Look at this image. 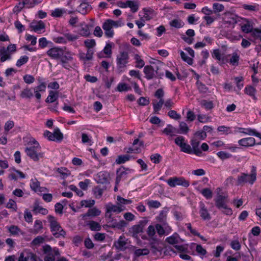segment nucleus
<instances>
[{
	"instance_id": "nucleus-1",
	"label": "nucleus",
	"mask_w": 261,
	"mask_h": 261,
	"mask_svg": "<svg viewBox=\"0 0 261 261\" xmlns=\"http://www.w3.org/2000/svg\"><path fill=\"white\" fill-rule=\"evenodd\" d=\"M28 145L25 148V152L31 159L37 162L43 158V153L41 151V147L37 141L34 140L30 142Z\"/></svg>"
},
{
	"instance_id": "nucleus-2",
	"label": "nucleus",
	"mask_w": 261,
	"mask_h": 261,
	"mask_svg": "<svg viewBox=\"0 0 261 261\" xmlns=\"http://www.w3.org/2000/svg\"><path fill=\"white\" fill-rule=\"evenodd\" d=\"M256 168L252 166L250 174L242 172L238 176L236 185L243 186L247 183L252 185L256 180Z\"/></svg>"
},
{
	"instance_id": "nucleus-3",
	"label": "nucleus",
	"mask_w": 261,
	"mask_h": 261,
	"mask_svg": "<svg viewBox=\"0 0 261 261\" xmlns=\"http://www.w3.org/2000/svg\"><path fill=\"white\" fill-rule=\"evenodd\" d=\"M47 219L52 234L56 238H60L61 237L65 238L66 235V232L58 222L57 218L52 215H48Z\"/></svg>"
},
{
	"instance_id": "nucleus-4",
	"label": "nucleus",
	"mask_w": 261,
	"mask_h": 261,
	"mask_svg": "<svg viewBox=\"0 0 261 261\" xmlns=\"http://www.w3.org/2000/svg\"><path fill=\"white\" fill-rule=\"evenodd\" d=\"M226 198L225 196L218 194L214 199L215 205L224 214L231 216L232 214V210L227 206Z\"/></svg>"
},
{
	"instance_id": "nucleus-5",
	"label": "nucleus",
	"mask_w": 261,
	"mask_h": 261,
	"mask_svg": "<svg viewBox=\"0 0 261 261\" xmlns=\"http://www.w3.org/2000/svg\"><path fill=\"white\" fill-rule=\"evenodd\" d=\"M129 56L126 51H122L119 53L116 58V64L118 69L122 72L128 63Z\"/></svg>"
},
{
	"instance_id": "nucleus-6",
	"label": "nucleus",
	"mask_w": 261,
	"mask_h": 261,
	"mask_svg": "<svg viewBox=\"0 0 261 261\" xmlns=\"http://www.w3.org/2000/svg\"><path fill=\"white\" fill-rule=\"evenodd\" d=\"M168 185L171 187H175L176 186H181L187 188L189 186V181L187 180L182 177H173L169 178L167 180Z\"/></svg>"
},
{
	"instance_id": "nucleus-7",
	"label": "nucleus",
	"mask_w": 261,
	"mask_h": 261,
	"mask_svg": "<svg viewBox=\"0 0 261 261\" xmlns=\"http://www.w3.org/2000/svg\"><path fill=\"white\" fill-rule=\"evenodd\" d=\"M63 48L59 47H54L46 51V54L50 58L54 60H59L63 55Z\"/></svg>"
},
{
	"instance_id": "nucleus-8",
	"label": "nucleus",
	"mask_w": 261,
	"mask_h": 261,
	"mask_svg": "<svg viewBox=\"0 0 261 261\" xmlns=\"http://www.w3.org/2000/svg\"><path fill=\"white\" fill-rule=\"evenodd\" d=\"M5 53L1 58V62H4L7 60L11 59V54L16 51V45L15 44H10L7 48L5 47Z\"/></svg>"
},
{
	"instance_id": "nucleus-9",
	"label": "nucleus",
	"mask_w": 261,
	"mask_h": 261,
	"mask_svg": "<svg viewBox=\"0 0 261 261\" xmlns=\"http://www.w3.org/2000/svg\"><path fill=\"white\" fill-rule=\"evenodd\" d=\"M127 171H130V170L126 169L123 166L121 167L117 170L115 181L116 185H118L121 180H124L127 178L128 175Z\"/></svg>"
},
{
	"instance_id": "nucleus-10",
	"label": "nucleus",
	"mask_w": 261,
	"mask_h": 261,
	"mask_svg": "<svg viewBox=\"0 0 261 261\" xmlns=\"http://www.w3.org/2000/svg\"><path fill=\"white\" fill-rule=\"evenodd\" d=\"M18 261H37V256L34 253L25 250L22 252L18 259Z\"/></svg>"
},
{
	"instance_id": "nucleus-11",
	"label": "nucleus",
	"mask_w": 261,
	"mask_h": 261,
	"mask_svg": "<svg viewBox=\"0 0 261 261\" xmlns=\"http://www.w3.org/2000/svg\"><path fill=\"white\" fill-rule=\"evenodd\" d=\"M241 30L243 32L245 33H251V35L252 37L254 38V36L252 35L255 29H260L258 28H253V25L251 24V22L249 21L248 19H245L244 20L243 23L240 24Z\"/></svg>"
},
{
	"instance_id": "nucleus-12",
	"label": "nucleus",
	"mask_w": 261,
	"mask_h": 261,
	"mask_svg": "<svg viewBox=\"0 0 261 261\" xmlns=\"http://www.w3.org/2000/svg\"><path fill=\"white\" fill-rule=\"evenodd\" d=\"M40 182L37 178L32 179L30 181V187L32 190L36 193H42L47 191L45 187H40Z\"/></svg>"
},
{
	"instance_id": "nucleus-13",
	"label": "nucleus",
	"mask_w": 261,
	"mask_h": 261,
	"mask_svg": "<svg viewBox=\"0 0 261 261\" xmlns=\"http://www.w3.org/2000/svg\"><path fill=\"white\" fill-rule=\"evenodd\" d=\"M29 26L34 32L37 33H41V31L45 28V24L42 20L34 21L30 24Z\"/></svg>"
},
{
	"instance_id": "nucleus-14",
	"label": "nucleus",
	"mask_w": 261,
	"mask_h": 261,
	"mask_svg": "<svg viewBox=\"0 0 261 261\" xmlns=\"http://www.w3.org/2000/svg\"><path fill=\"white\" fill-rule=\"evenodd\" d=\"M43 252L46 255L44 257V261H55V257L51 252V247L48 245L43 246Z\"/></svg>"
},
{
	"instance_id": "nucleus-15",
	"label": "nucleus",
	"mask_w": 261,
	"mask_h": 261,
	"mask_svg": "<svg viewBox=\"0 0 261 261\" xmlns=\"http://www.w3.org/2000/svg\"><path fill=\"white\" fill-rule=\"evenodd\" d=\"M143 72L145 74V77L147 80H150L155 77V69L151 65H146L144 66Z\"/></svg>"
},
{
	"instance_id": "nucleus-16",
	"label": "nucleus",
	"mask_w": 261,
	"mask_h": 261,
	"mask_svg": "<svg viewBox=\"0 0 261 261\" xmlns=\"http://www.w3.org/2000/svg\"><path fill=\"white\" fill-rule=\"evenodd\" d=\"M127 240L124 236H120L118 240L115 242L114 246L115 247L120 251L125 250L127 247Z\"/></svg>"
},
{
	"instance_id": "nucleus-17",
	"label": "nucleus",
	"mask_w": 261,
	"mask_h": 261,
	"mask_svg": "<svg viewBox=\"0 0 261 261\" xmlns=\"http://www.w3.org/2000/svg\"><path fill=\"white\" fill-rule=\"evenodd\" d=\"M199 214L201 218L204 220H210L211 219L210 214L204 203L202 201L199 202Z\"/></svg>"
},
{
	"instance_id": "nucleus-18",
	"label": "nucleus",
	"mask_w": 261,
	"mask_h": 261,
	"mask_svg": "<svg viewBox=\"0 0 261 261\" xmlns=\"http://www.w3.org/2000/svg\"><path fill=\"white\" fill-rule=\"evenodd\" d=\"M46 88V83H42L39 84L37 86L34 88V92L35 93V96L36 99L39 101L41 97L40 92H44L45 91Z\"/></svg>"
},
{
	"instance_id": "nucleus-19",
	"label": "nucleus",
	"mask_w": 261,
	"mask_h": 261,
	"mask_svg": "<svg viewBox=\"0 0 261 261\" xmlns=\"http://www.w3.org/2000/svg\"><path fill=\"white\" fill-rule=\"evenodd\" d=\"M190 142L192 146V153L195 154V155L199 156H201V155L202 154V151L199 148L200 141L192 138V139L191 140Z\"/></svg>"
},
{
	"instance_id": "nucleus-20",
	"label": "nucleus",
	"mask_w": 261,
	"mask_h": 261,
	"mask_svg": "<svg viewBox=\"0 0 261 261\" xmlns=\"http://www.w3.org/2000/svg\"><path fill=\"white\" fill-rule=\"evenodd\" d=\"M238 143L240 146L244 147L252 146L255 144V140L252 137H248L240 139L238 141Z\"/></svg>"
},
{
	"instance_id": "nucleus-21",
	"label": "nucleus",
	"mask_w": 261,
	"mask_h": 261,
	"mask_svg": "<svg viewBox=\"0 0 261 261\" xmlns=\"http://www.w3.org/2000/svg\"><path fill=\"white\" fill-rule=\"evenodd\" d=\"M238 129L240 133L251 136H254L255 137H258L260 139L261 138V134L256 132L255 129H252L251 128L239 127Z\"/></svg>"
},
{
	"instance_id": "nucleus-22",
	"label": "nucleus",
	"mask_w": 261,
	"mask_h": 261,
	"mask_svg": "<svg viewBox=\"0 0 261 261\" xmlns=\"http://www.w3.org/2000/svg\"><path fill=\"white\" fill-rule=\"evenodd\" d=\"M101 213V211L96 207L89 208L86 214L82 215V218L86 219L87 217H96L99 216Z\"/></svg>"
},
{
	"instance_id": "nucleus-23",
	"label": "nucleus",
	"mask_w": 261,
	"mask_h": 261,
	"mask_svg": "<svg viewBox=\"0 0 261 261\" xmlns=\"http://www.w3.org/2000/svg\"><path fill=\"white\" fill-rule=\"evenodd\" d=\"M91 9V6L88 3L83 2L77 7V11L79 13L85 15L87 13L88 11H90Z\"/></svg>"
},
{
	"instance_id": "nucleus-24",
	"label": "nucleus",
	"mask_w": 261,
	"mask_h": 261,
	"mask_svg": "<svg viewBox=\"0 0 261 261\" xmlns=\"http://www.w3.org/2000/svg\"><path fill=\"white\" fill-rule=\"evenodd\" d=\"M143 11L144 12V15L140 16V20L145 23V21H149L151 19H152V16H150V14L152 13V10L150 8H144L143 9Z\"/></svg>"
},
{
	"instance_id": "nucleus-25",
	"label": "nucleus",
	"mask_w": 261,
	"mask_h": 261,
	"mask_svg": "<svg viewBox=\"0 0 261 261\" xmlns=\"http://www.w3.org/2000/svg\"><path fill=\"white\" fill-rule=\"evenodd\" d=\"M163 133L166 135L173 136L175 135V134L179 133V131L172 125L168 124L167 127L163 129Z\"/></svg>"
},
{
	"instance_id": "nucleus-26",
	"label": "nucleus",
	"mask_w": 261,
	"mask_h": 261,
	"mask_svg": "<svg viewBox=\"0 0 261 261\" xmlns=\"http://www.w3.org/2000/svg\"><path fill=\"white\" fill-rule=\"evenodd\" d=\"M107 212L106 214L111 213L112 212L120 213L123 211L122 206L113 205L111 203L108 204L106 206Z\"/></svg>"
},
{
	"instance_id": "nucleus-27",
	"label": "nucleus",
	"mask_w": 261,
	"mask_h": 261,
	"mask_svg": "<svg viewBox=\"0 0 261 261\" xmlns=\"http://www.w3.org/2000/svg\"><path fill=\"white\" fill-rule=\"evenodd\" d=\"M139 7V3L136 1L127 0V8H129L133 13L138 11Z\"/></svg>"
},
{
	"instance_id": "nucleus-28",
	"label": "nucleus",
	"mask_w": 261,
	"mask_h": 261,
	"mask_svg": "<svg viewBox=\"0 0 261 261\" xmlns=\"http://www.w3.org/2000/svg\"><path fill=\"white\" fill-rule=\"evenodd\" d=\"M32 211L35 214L40 213L42 215H46L48 213V210L47 209L40 206L37 202L34 203V206Z\"/></svg>"
},
{
	"instance_id": "nucleus-29",
	"label": "nucleus",
	"mask_w": 261,
	"mask_h": 261,
	"mask_svg": "<svg viewBox=\"0 0 261 261\" xmlns=\"http://www.w3.org/2000/svg\"><path fill=\"white\" fill-rule=\"evenodd\" d=\"M81 29L79 31V35L85 37H89L91 34L89 25L85 24L84 26L81 24Z\"/></svg>"
},
{
	"instance_id": "nucleus-30",
	"label": "nucleus",
	"mask_w": 261,
	"mask_h": 261,
	"mask_svg": "<svg viewBox=\"0 0 261 261\" xmlns=\"http://www.w3.org/2000/svg\"><path fill=\"white\" fill-rule=\"evenodd\" d=\"M58 98V92L49 91V94L45 100L46 103H53L56 101Z\"/></svg>"
},
{
	"instance_id": "nucleus-31",
	"label": "nucleus",
	"mask_w": 261,
	"mask_h": 261,
	"mask_svg": "<svg viewBox=\"0 0 261 261\" xmlns=\"http://www.w3.org/2000/svg\"><path fill=\"white\" fill-rule=\"evenodd\" d=\"M87 225L89 226V228L92 231H100L101 229V225L97 222L94 221H90L87 224Z\"/></svg>"
},
{
	"instance_id": "nucleus-32",
	"label": "nucleus",
	"mask_w": 261,
	"mask_h": 261,
	"mask_svg": "<svg viewBox=\"0 0 261 261\" xmlns=\"http://www.w3.org/2000/svg\"><path fill=\"white\" fill-rule=\"evenodd\" d=\"M61 62H71L73 59V54L70 51H66L65 53L63 52V55L60 58Z\"/></svg>"
},
{
	"instance_id": "nucleus-33",
	"label": "nucleus",
	"mask_w": 261,
	"mask_h": 261,
	"mask_svg": "<svg viewBox=\"0 0 261 261\" xmlns=\"http://www.w3.org/2000/svg\"><path fill=\"white\" fill-rule=\"evenodd\" d=\"M171 27L179 29L184 27L185 23L179 19H174L170 22Z\"/></svg>"
},
{
	"instance_id": "nucleus-34",
	"label": "nucleus",
	"mask_w": 261,
	"mask_h": 261,
	"mask_svg": "<svg viewBox=\"0 0 261 261\" xmlns=\"http://www.w3.org/2000/svg\"><path fill=\"white\" fill-rule=\"evenodd\" d=\"M20 96L23 98L30 99L33 96V93L31 89L27 88L21 92Z\"/></svg>"
},
{
	"instance_id": "nucleus-35",
	"label": "nucleus",
	"mask_w": 261,
	"mask_h": 261,
	"mask_svg": "<svg viewBox=\"0 0 261 261\" xmlns=\"http://www.w3.org/2000/svg\"><path fill=\"white\" fill-rule=\"evenodd\" d=\"M134 59L136 61L135 67L138 68H142L144 66L145 62L141 58V57L138 54H136L134 56Z\"/></svg>"
},
{
	"instance_id": "nucleus-36",
	"label": "nucleus",
	"mask_w": 261,
	"mask_h": 261,
	"mask_svg": "<svg viewBox=\"0 0 261 261\" xmlns=\"http://www.w3.org/2000/svg\"><path fill=\"white\" fill-rule=\"evenodd\" d=\"M169 211V208L167 207H165L162 211L160 213L158 216V220L161 222H164L167 217V214Z\"/></svg>"
},
{
	"instance_id": "nucleus-37",
	"label": "nucleus",
	"mask_w": 261,
	"mask_h": 261,
	"mask_svg": "<svg viewBox=\"0 0 261 261\" xmlns=\"http://www.w3.org/2000/svg\"><path fill=\"white\" fill-rule=\"evenodd\" d=\"M206 136L207 135L206 133L204 132V131L200 130L195 133L193 138L200 141L201 140H203L205 139Z\"/></svg>"
},
{
	"instance_id": "nucleus-38",
	"label": "nucleus",
	"mask_w": 261,
	"mask_h": 261,
	"mask_svg": "<svg viewBox=\"0 0 261 261\" xmlns=\"http://www.w3.org/2000/svg\"><path fill=\"white\" fill-rule=\"evenodd\" d=\"M130 157L131 156L128 154L119 155L116 160V163L117 164H123L126 161H129Z\"/></svg>"
},
{
	"instance_id": "nucleus-39",
	"label": "nucleus",
	"mask_w": 261,
	"mask_h": 261,
	"mask_svg": "<svg viewBox=\"0 0 261 261\" xmlns=\"http://www.w3.org/2000/svg\"><path fill=\"white\" fill-rule=\"evenodd\" d=\"M178 234L177 233H174L172 236L167 238L166 241L170 244H175L178 243Z\"/></svg>"
},
{
	"instance_id": "nucleus-40",
	"label": "nucleus",
	"mask_w": 261,
	"mask_h": 261,
	"mask_svg": "<svg viewBox=\"0 0 261 261\" xmlns=\"http://www.w3.org/2000/svg\"><path fill=\"white\" fill-rule=\"evenodd\" d=\"M67 10L65 9L56 8L51 12V16L54 17H60L64 13L66 12Z\"/></svg>"
},
{
	"instance_id": "nucleus-41",
	"label": "nucleus",
	"mask_w": 261,
	"mask_h": 261,
	"mask_svg": "<svg viewBox=\"0 0 261 261\" xmlns=\"http://www.w3.org/2000/svg\"><path fill=\"white\" fill-rule=\"evenodd\" d=\"M54 135L55 137V141H56L60 142L63 139V135L58 128H56L54 129Z\"/></svg>"
},
{
	"instance_id": "nucleus-42",
	"label": "nucleus",
	"mask_w": 261,
	"mask_h": 261,
	"mask_svg": "<svg viewBox=\"0 0 261 261\" xmlns=\"http://www.w3.org/2000/svg\"><path fill=\"white\" fill-rule=\"evenodd\" d=\"M179 53L181 58L183 61L187 62L189 65H192L193 64V59L192 58L187 56V55L181 50H180Z\"/></svg>"
},
{
	"instance_id": "nucleus-43",
	"label": "nucleus",
	"mask_w": 261,
	"mask_h": 261,
	"mask_svg": "<svg viewBox=\"0 0 261 261\" xmlns=\"http://www.w3.org/2000/svg\"><path fill=\"white\" fill-rule=\"evenodd\" d=\"M202 195L206 199H210L213 197V193L209 188H204L201 191Z\"/></svg>"
},
{
	"instance_id": "nucleus-44",
	"label": "nucleus",
	"mask_w": 261,
	"mask_h": 261,
	"mask_svg": "<svg viewBox=\"0 0 261 261\" xmlns=\"http://www.w3.org/2000/svg\"><path fill=\"white\" fill-rule=\"evenodd\" d=\"M103 190V189L101 188L99 186L95 187L93 190V192L95 198L97 199L100 198L102 195Z\"/></svg>"
},
{
	"instance_id": "nucleus-45",
	"label": "nucleus",
	"mask_w": 261,
	"mask_h": 261,
	"mask_svg": "<svg viewBox=\"0 0 261 261\" xmlns=\"http://www.w3.org/2000/svg\"><path fill=\"white\" fill-rule=\"evenodd\" d=\"M196 86L200 93H206L208 90L207 87L199 81L196 82Z\"/></svg>"
},
{
	"instance_id": "nucleus-46",
	"label": "nucleus",
	"mask_w": 261,
	"mask_h": 261,
	"mask_svg": "<svg viewBox=\"0 0 261 261\" xmlns=\"http://www.w3.org/2000/svg\"><path fill=\"white\" fill-rule=\"evenodd\" d=\"M212 56L213 58L218 61H223L224 58L222 57V55L220 53V50L219 49H215L213 50L212 53Z\"/></svg>"
},
{
	"instance_id": "nucleus-47",
	"label": "nucleus",
	"mask_w": 261,
	"mask_h": 261,
	"mask_svg": "<svg viewBox=\"0 0 261 261\" xmlns=\"http://www.w3.org/2000/svg\"><path fill=\"white\" fill-rule=\"evenodd\" d=\"M29 61V57L27 56H23L17 60L16 65L18 67H20L25 64Z\"/></svg>"
},
{
	"instance_id": "nucleus-48",
	"label": "nucleus",
	"mask_w": 261,
	"mask_h": 261,
	"mask_svg": "<svg viewBox=\"0 0 261 261\" xmlns=\"http://www.w3.org/2000/svg\"><path fill=\"white\" fill-rule=\"evenodd\" d=\"M135 255L139 257L142 255H146L149 253V250L147 248L138 249L135 250Z\"/></svg>"
},
{
	"instance_id": "nucleus-49",
	"label": "nucleus",
	"mask_w": 261,
	"mask_h": 261,
	"mask_svg": "<svg viewBox=\"0 0 261 261\" xmlns=\"http://www.w3.org/2000/svg\"><path fill=\"white\" fill-rule=\"evenodd\" d=\"M239 59L240 57L237 53H233L232 55L231 58L230 59L229 62L230 64L233 66H237L238 65Z\"/></svg>"
},
{
	"instance_id": "nucleus-50",
	"label": "nucleus",
	"mask_w": 261,
	"mask_h": 261,
	"mask_svg": "<svg viewBox=\"0 0 261 261\" xmlns=\"http://www.w3.org/2000/svg\"><path fill=\"white\" fill-rule=\"evenodd\" d=\"M117 90L119 92L127 91L131 90V87L128 86L125 83H119L117 87Z\"/></svg>"
},
{
	"instance_id": "nucleus-51",
	"label": "nucleus",
	"mask_w": 261,
	"mask_h": 261,
	"mask_svg": "<svg viewBox=\"0 0 261 261\" xmlns=\"http://www.w3.org/2000/svg\"><path fill=\"white\" fill-rule=\"evenodd\" d=\"M201 106L204 107L206 110H211L214 108V104L211 101L202 100L200 102Z\"/></svg>"
},
{
	"instance_id": "nucleus-52",
	"label": "nucleus",
	"mask_w": 261,
	"mask_h": 261,
	"mask_svg": "<svg viewBox=\"0 0 261 261\" xmlns=\"http://www.w3.org/2000/svg\"><path fill=\"white\" fill-rule=\"evenodd\" d=\"M155 229L157 231V233L160 236H163L165 234H168L169 231L168 230H167V232H166V230L164 229L163 227L159 224H157L155 225Z\"/></svg>"
},
{
	"instance_id": "nucleus-53",
	"label": "nucleus",
	"mask_w": 261,
	"mask_h": 261,
	"mask_svg": "<svg viewBox=\"0 0 261 261\" xmlns=\"http://www.w3.org/2000/svg\"><path fill=\"white\" fill-rule=\"evenodd\" d=\"M181 151L188 153V154H192V149L190 145L186 143H184L181 146Z\"/></svg>"
},
{
	"instance_id": "nucleus-54",
	"label": "nucleus",
	"mask_w": 261,
	"mask_h": 261,
	"mask_svg": "<svg viewBox=\"0 0 261 261\" xmlns=\"http://www.w3.org/2000/svg\"><path fill=\"white\" fill-rule=\"evenodd\" d=\"M179 129L180 132H179V133L186 134L189 130V128L187 124V123L185 122H181L179 124Z\"/></svg>"
},
{
	"instance_id": "nucleus-55",
	"label": "nucleus",
	"mask_w": 261,
	"mask_h": 261,
	"mask_svg": "<svg viewBox=\"0 0 261 261\" xmlns=\"http://www.w3.org/2000/svg\"><path fill=\"white\" fill-rule=\"evenodd\" d=\"M34 231L35 233H37L43 228L42 221L40 220H36L34 223Z\"/></svg>"
},
{
	"instance_id": "nucleus-56",
	"label": "nucleus",
	"mask_w": 261,
	"mask_h": 261,
	"mask_svg": "<svg viewBox=\"0 0 261 261\" xmlns=\"http://www.w3.org/2000/svg\"><path fill=\"white\" fill-rule=\"evenodd\" d=\"M255 92V88L251 86H248L245 88V93L251 96H254Z\"/></svg>"
},
{
	"instance_id": "nucleus-57",
	"label": "nucleus",
	"mask_w": 261,
	"mask_h": 261,
	"mask_svg": "<svg viewBox=\"0 0 261 261\" xmlns=\"http://www.w3.org/2000/svg\"><path fill=\"white\" fill-rule=\"evenodd\" d=\"M24 7H26L27 8H30L34 7L36 4L39 3H36L35 0H23L22 2Z\"/></svg>"
},
{
	"instance_id": "nucleus-58",
	"label": "nucleus",
	"mask_w": 261,
	"mask_h": 261,
	"mask_svg": "<svg viewBox=\"0 0 261 261\" xmlns=\"http://www.w3.org/2000/svg\"><path fill=\"white\" fill-rule=\"evenodd\" d=\"M173 214L176 220L177 221H180L182 220L185 217L184 213L180 211H178L177 210H176L173 211Z\"/></svg>"
},
{
	"instance_id": "nucleus-59",
	"label": "nucleus",
	"mask_w": 261,
	"mask_h": 261,
	"mask_svg": "<svg viewBox=\"0 0 261 261\" xmlns=\"http://www.w3.org/2000/svg\"><path fill=\"white\" fill-rule=\"evenodd\" d=\"M95 204V201L94 200H84L81 202V205L82 206H85V207H91Z\"/></svg>"
},
{
	"instance_id": "nucleus-60",
	"label": "nucleus",
	"mask_w": 261,
	"mask_h": 261,
	"mask_svg": "<svg viewBox=\"0 0 261 261\" xmlns=\"http://www.w3.org/2000/svg\"><path fill=\"white\" fill-rule=\"evenodd\" d=\"M64 37L66 39V41H74L79 39V36L74 35L71 33H67L63 34Z\"/></svg>"
},
{
	"instance_id": "nucleus-61",
	"label": "nucleus",
	"mask_w": 261,
	"mask_h": 261,
	"mask_svg": "<svg viewBox=\"0 0 261 261\" xmlns=\"http://www.w3.org/2000/svg\"><path fill=\"white\" fill-rule=\"evenodd\" d=\"M48 44H53L50 41H48L46 38L42 37L39 39V45L41 48H44L46 47Z\"/></svg>"
},
{
	"instance_id": "nucleus-62",
	"label": "nucleus",
	"mask_w": 261,
	"mask_h": 261,
	"mask_svg": "<svg viewBox=\"0 0 261 261\" xmlns=\"http://www.w3.org/2000/svg\"><path fill=\"white\" fill-rule=\"evenodd\" d=\"M213 12L214 13L220 12L224 10V7L223 5L219 3H214L213 5Z\"/></svg>"
},
{
	"instance_id": "nucleus-63",
	"label": "nucleus",
	"mask_w": 261,
	"mask_h": 261,
	"mask_svg": "<svg viewBox=\"0 0 261 261\" xmlns=\"http://www.w3.org/2000/svg\"><path fill=\"white\" fill-rule=\"evenodd\" d=\"M164 101L163 99H160L159 101L156 103H153V110L155 113L158 112L162 108Z\"/></svg>"
},
{
	"instance_id": "nucleus-64",
	"label": "nucleus",
	"mask_w": 261,
	"mask_h": 261,
	"mask_svg": "<svg viewBox=\"0 0 261 261\" xmlns=\"http://www.w3.org/2000/svg\"><path fill=\"white\" fill-rule=\"evenodd\" d=\"M148 206L150 208H157L161 206V203L157 200H149L147 202Z\"/></svg>"
}]
</instances>
